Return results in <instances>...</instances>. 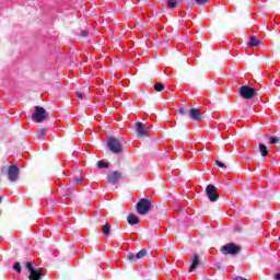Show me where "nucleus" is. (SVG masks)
Returning a JSON list of instances; mask_svg holds the SVG:
<instances>
[{
  "instance_id": "nucleus-1",
  "label": "nucleus",
  "mask_w": 280,
  "mask_h": 280,
  "mask_svg": "<svg viewBox=\"0 0 280 280\" xmlns=\"http://www.w3.org/2000/svg\"><path fill=\"white\" fill-rule=\"evenodd\" d=\"M24 266L27 269L30 280H51L47 270L40 267H34V262L28 261Z\"/></svg>"
},
{
  "instance_id": "nucleus-2",
  "label": "nucleus",
  "mask_w": 280,
  "mask_h": 280,
  "mask_svg": "<svg viewBox=\"0 0 280 280\" xmlns=\"http://www.w3.org/2000/svg\"><path fill=\"white\" fill-rule=\"evenodd\" d=\"M107 148L113 154H121V152H124L121 139L117 137H109L107 139Z\"/></svg>"
},
{
  "instance_id": "nucleus-3",
  "label": "nucleus",
  "mask_w": 280,
  "mask_h": 280,
  "mask_svg": "<svg viewBox=\"0 0 280 280\" xmlns=\"http://www.w3.org/2000/svg\"><path fill=\"white\" fill-rule=\"evenodd\" d=\"M136 210L139 215H148V212L152 211V200L141 198L136 205Z\"/></svg>"
},
{
  "instance_id": "nucleus-4",
  "label": "nucleus",
  "mask_w": 280,
  "mask_h": 280,
  "mask_svg": "<svg viewBox=\"0 0 280 280\" xmlns=\"http://www.w3.org/2000/svg\"><path fill=\"white\" fill-rule=\"evenodd\" d=\"M33 121L35 124H43L46 119H49V114H47V109L40 106H35V112L32 115Z\"/></svg>"
},
{
  "instance_id": "nucleus-5",
  "label": "nucleus",
  "mask_w": 280,
  "mask_h": 280,
  "mask_svg": "<svg viewBox=\"0 0 280 280\" xmlns=\"http://www.w3.org/2000/svg\"><path fill=\"white\" fill-rule=\"evenodd\" d=\"M238 93L243 100H253L257 95V90L249 85H242Z\"/></svg>"
},
{
  "instance_id": "nucleus-6",
  "label": "nucleus",
  "mask_w": 280,
  "mask_h": 280,
  "mask_svg": "<svg viewBox=\"0 0 280 280\" xmlns=\"http://www.w3.org/2000/svg\"><path fill=\"white\" fill-rule=\"evenodd\" d=\"M222 255H237L242 253V246L235 243H228L221 247Z\"/></svg>"
},
{
  "instance_id": "nucleus-7",
  "label": "nucleus",
  "mask_w": 280,
  "mask_h": 280,
  "mask_svg": "<svg viewBox=\"0 0 280 280\" xmlns=\"http://www.w3.org/2000/svg\"><path fill=\"white\" fill-rule=\"evenodd\" d=\"M124 173H121V171H110L107 174L106 183L108 185H117V183H119V180H124Z\"/></svg>"
},
{
  "instance_id": "nucleus-8",
  "label": "nucleus",
  "mask_w": 280,
  "mask_h": 280,
  "mask_svg": "<svg viewBox=\"0 0 280 280\" xmlns=\"http://www.w3.org/2000/svg\"><path fill=\"white\" fill-rule=\"evenodd\" d=\"M206 194L210 202H218V200H220V194H218V188H215L213 184H209L206 187Z\"/></svg>"
},
{
  "instance_id": "nucleus-9",
  "label": "nucleus",
  "mask_w": 280,
  "mask_h": 280,
  "mask_svg": "<svg viewBox=\"0 0 280 280\" xmlns=\"http://www.w3.org/2000/svg\"><path fill=\"white\" fill-rule=\"evenodd\" d=\"M188 117L192 121H202L205 119V116H202V112L200 110V108H194V107H189Z\"/></svg>"
},
{
  "instance_id": "nucleus-10",
  "label": "nucleus",
  "mask_w": 280,
  "mask_h": 280,
  "mask_svg": "<svg viewBox=\"0 0 280 280\" xmlns=\"http://www.w3.org/2000/svg\"><path fill=\"white\" fill-rule=\"evenodd\" d=\"M136 132L139 139H145L148 137V125L143 122H136Z\"/></svg>"
},
{
  "instance_id": "nucleus-11",
  "label": "nucleus",
  "mask_w": 280,
  "mask_h": 280,
  "mask_svg": "<svg viewBox=\"0 0 280 280\" xmlns=\"http://www.w3.org/2000/svg\"><path fill=\"white\" fill-rule=\"evenodd\" d=\"M8 178L11 183H16V180H19V166L16 164L9 166Z\"/></svg>"
},
{
  "instance_id": "nucleus-12",
  "label": "nucleus",
  "mask_w": 280,
  "mask_h": 280,
  "mask_svg": "<svg viewBox=\"0 0 280 280\" xmlns=\"http://www.w3.org/2000/svg\"><path fill=\"white\" fill-rule=\"evenodd\" d=\"M198 266H200V256H198V254H195L191 257V265L189 267V271L194 272V270H196V268H198Z\"/></svg>"
},
{
  "instance_id": "nucleus-13",
  "label": "nucleus",
  "mask_w": 280,
  "mask_h": 280,
  "mask_svg": "<svg viewBox=\"0 0 280 280\" xmlns=\"http://www.w3.org/2000/svg\"><path fill=\"white\" fill-rule=\"evenodd\" d=\"M75 95L79 100H90L89 88H82L80 91L75 92Z\"/></svg>"
},
{
  "instance_id": "nucleus-14",
  "label": "nucleus",
  "mask_w": 280,
  "mask_h": 280,
  "mask_svg": "<svg viewBox=\"0 0 280 280\" xmlns=\"http://www.w3.org/2000/svg\"><path fill=\"white\" fill-rule=\"evenodd\" d=\"M177 115L180 119H187L189 117V107H178Z\"/></svg>"
},
{
  "instance_id": "nucleus-15",
  "label": "nucleus",
  "mask_w": 280,
  "mask_h": 280,
  "mask_svg": "<svg viewBox=\"0 0 280 280\" xmlns=\"http://www.w3.org/2000/svg\"><path fill=\"white\" fill-rule=\"evenodd\" d=\"M127 222L131 226H135V224H139V222H141V219H139V217H137V214L130 213L127 217Z\"/></svg>"
},
{
  "instance_id": "nucleus-16",
  "label": "nucleus",
  "mask_w": 280,
  "mask_h": 280,
  "mask_svg": "<svg viewBox=\"0 0 280 280\" xmlns=\"http://www.w3.org/2000/svg\"><path fill=\"white\" fill-rule=\"evenodd\" d=\"M45 135H47V129H39L34 137V141H43V139H45Z\"/></svg>"
},
{
  "instance_id": "nucleus-17",
  "label": "nucleus",
  "mask_w": 280,
  "mask_h": 280,
  "mask_svg": "<svg viewBox=\"0 0 280 280\" xmlns=\"http://www.w3.org/2000/svg\"><path fill=\"white\" fill-rule=\"evenodd\" d=\"M258 150L260 152V156H268V154H270V149L264 143L258 144Z\"/></svg>"
},
{
  "instance_id": "nucleus-18",
  "label": "nucleus",
  "mask_w": 280,
  "mask_h": 280,
  "mask_svg": "<svg viewBox=\"0 0 280 280\" xmlns=\"http://www.w3.org/2000/svg\"><path fill=\"white\" fill-rule=\"evenodd\" d=\"M247 45H248L249 47H259V45H261V40H259V39L257 38V36L252 35V36L249 37V42H248Z\"/></svg>"
},
{
  "instance_id": "nucleus-19",
  "label": "nucleus",
  "mask_w": 280,
  "mask_h": 280,
  "mask_svg": "<svg viewBox=\"0 0 280 280\" xmlns=\"http://www.w3.org/2000/svg\"><path fill=\"white\" fill-rule=\"evenodd\" d=\"M179 3H183V0H166L167 8H173L174 10L178 8Z\"/></svg>"
},
{
  "instance_id": "nucleus-20",
  "label": "nucleus",
  "mask_w": 280,
  "mask_h": 280,
  "mask_svg": "<svg viewBox=\"0 0 280 280\" xmlns=\"http://www.w3.org/2000/svg\"><path fill=\"white\" fill-rule=\"evenodd\" d=\"M96 165H97L98 170H108L110 167L109 163H106L102 160L97 161Z\"/></svg>"
},
{
  "instance_id": "nucleus-21",
  "label": "nucleus",
  "mask_w": 280,
  "mask_h": 280,
  "mask_svg": "<svg viewBox=\"0 0 280 280\" xmlns=\"http://www.w3.org/2000/svg\"><path fill=\"white\" fill-rule=\"evenodd\" d=\"M103 235H105V237H108L110 235V223L106 222L103 225Z\"/></svg>"
},
{
  "instance_id": "nucleus-22",
  "label": "nucleus",
  "mask_w": 280,
  "mask_h": 280,
  "mask_svg": "<svg viewBox=\"0 0 280 280\" xmlns=\"http://www.w3.org/2000/svg\"><path fill=\"white\" fill-rule=\"evenodd\" d=\"M269 145H280V138L272 136L269 138Z\"/></svg>"
},
{
  "instance_id": "nucleus-23",
  "label": "nucleus",
  "mask_w": 280,
  "mask_h": 280,
  "mask_svg": "<svg viewBox=\"0 0 280 280\" xmlns=\"http://www.w3.org/2000/svg\"><path fill=\"white\" fill-rule=\"evenodd\" d=\"M148 255V249L142 248L140 252L136 254V259H143Z\"/></svg>"
},
{
  "instance_id": "nucleus-24",
  "label": "nucleus",
  "mask_w": 280,
  "mask_h": 280,
  "mask_svg": "<svg viewBox=\"0 0 280 280\" xmlns=\"http://www.w3.org/2000/svg\"><path fill=\"white\" fill-rule=\"evenodd\" d=\"M153 86H154V90L158 93H161L162 91H165V85L163 83H155Z\"/></svg>"
},
{
  "instance_id": "nucleus-25",
  "label": "nucleus",
  "mask_w": 280,
  "mask_h": 280,
  "mask_svg": "<svg viewBox=\"0 0 280 280\" xmlns=\"http://www.w3.org/2000/svg\"><path fill=\"white\" fill-rule=\"evenodd\" d=\"M13 270H15L18 275H21V270H22L21 262L19 261L14 262Z\"/></svg>"
},
{
  "instance_id": "nucleus-26",
  "label": "nucleus",
  "mask_w": 280,
  "mask_h": 280,
  "mask_svg": "<svg viewBox=\"0 0 280 280\" xmlns=\"http://www.w3.org/2000/svg\"><path fill=\"white\" fill-rule=\"evenodd\" d=\"M214 165H217L221 170H226V164H224L223 162H220V160H215Z\"/></svg>"
},
{
  "instance_id": "nucleus-27",
  "label": "nucleus",
  "mask_w": 280,
  "mask_h": 280,
  "mask_svg": "<svg viewBox=\"0 0 280 280\" xmlns=\"http://www.w3.org/2000/svg\"><path fill=\"white\" fill-rule=\"evenodd\" d=\"M127 260H129L130 264H135V261H137V256H135V254H129L127 255Z\"/></svg>"
},
{
  "instance_id": "nucleus-28",
  "label": "nucleus",
  "mask_w": 280,
  "mask_h": 280,
  "mask_svg": "<svg viewBox=\"0 0 280 280\" xmlns=\"http://www.w3.org/2000/svg\"><path fill=\"white\" fill-rule=\"evenodd\" d=\"M199 7H202L209 2V0H195Z\"/></svg>"
},
{
  "instance_id": "nucleus-29",
  "label": "nucleus",
  "mask_w": 280,
  "mask_h": 280,
  "mask_svg": "<svg viewBox=\"0 0 280 280\" xmlns=\"http://www.w3.org/2000/svg\"><path fill=\"white\" fill-rule=\"evenodd\" d=\"M250 279H252L250 277L244 278V277H242V276H237V277H235V279H233V280H250Z\"/></svg>"
},
{
  "instance_id": "nucleus-30",
  "label": "nucleus",
  "mask_w": 280,
  "mask_h": 280,
  "mask_svg": "<svg viewBox=\"0 0 280 280\" xmlns=\"http://www.w3.org/2000/svg\"><path fill=\"white\" fill-rule=\"evenodd\" d=\"M86 36H89V31H82L81 38H86Z\"/></svg>"
},
{
  "instance_id": "nucleus-31",
  "label": "nucleus",
  "mask_w": 280,
  "mask_h": 280,
  "mask_svg": "<svg viewBox=\"0 0 280 280\" xmlns=\"http://www.w3.org/2000/svg\"><path fill=\"white\" fill-rule=\"evenodd\" d=\"M75 183H77V185H80V183H82V178L77 177V178H75Z\"/></svg>"
},
{
  "instance_id": "nucleus-32",
  "label": "nucleus",
  "mask_w": 280,
  "mask_h": 280,
  "mask_svg": "<svg viewBox=\"0 0 280 280\" xmlns=\"http://www.w3.org/2000/svg\"><path fill=\"white\" fill-rule=\"evenodd\" d=\"M275 280H280V273L275 275Z\"/></svg>"
},
{
  "instance_id": "nucleus-33",
  "label": "nucleus",
  "mask_w": 280,
  "mask_h": 280,
  "mask_svg": "<svg viewBox=\"0 0 280 280\" xmlns=\"http://www.w3.org/2000/svg\"><path fill=\"white\" fill-rule=\"evenodd\" d=\"M5 276L3 273H0V280H4Z\"/></svg>"
},
{
  "instance_id": "nucleus-34",
  "label": "nucleus",
  "mask_w": 280,
  "mask_h": 280,
  "mask_svg": "<svg viewBox=\"0 0 280 280\" xmlns=\"http://www.w3.org/2000/svg\"><path fill=\"white\" fill-rule=\"evenodd\" d=\"M98 279L103 280L104 278L102 277V273H98Z\"/></svg>"
},
{
  "instance_id": "nucleus-35",
  "label": "nucleus",
  "mask_w": 280,
  "mask_h": 280,
  "mask_svg": "<svg viewBox=\"0 0 280 280\" xmlns=\"http://www.w3.org/2000/svg\"><path fill=\"white\" fill-rule=\"evenodd\" d=\"M221 12H223V14H226V10L225 9H221Z\"/></svg>"
},
{
  "instance_id": "nucleus-36",
  "label": "nucleus",
  "mask_w": 280,
  "mask_h": 280,
  "mask_svg": "<svg viewBox=\"0 0 280 280\" xmlns=\"http://www.w3.org/2000/svg\"><path fill=\"white\" fill-rule=\"evenodd\" d=\"M183 107H184V108H187V103H183Z\"/></svg>"
},
{
  "instance_id": "nucleus-37",
  "label": "nucleus",
  "mask_w": 280,
  "mask_h": 280,
  "mask_svg": "<svg viewBox=\"0 0 280 280\" xmlns=\"http://www.w3.org/2000/svg\"><path fill=\"white\" fill-rule=\"evenodd\" d=\"M0 202H3V197H0Z\"/></svg>"
},
{
  "instance_id": "nucleus-38",
  "label": "nucleus",
  "mask_w": 280,
  "mask_h": 280,
  "mask_svg": "<svg viewBox=\"0 0 280 280\" xmlns=\"http://www.w3.org/2000/svg\"><path fill=\"white\" fill-rule=\"evenodd\" d=\"M152 279H155V280H156V279H158V278H156V275H154V277H152Z\"/></svg>"
}]
</instances>
